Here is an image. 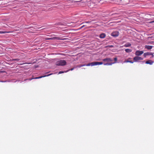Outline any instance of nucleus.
Returning a JSON list of instances; mask_svg holds the SVG:
<instances>
[{
  "label": "nucleus",
  "mask_w": 154,
  "mask_h": 154,
  "mask_svg": "<svg viewBox=\"0 0 154 154\" xmlns=\"http://www.w3.org/2000/svg\"><path fill=\"white\" fill-rule=\"evenodd\" d=\"M149 23H154V20L150 21L149 22Z\"/></svg>",
  "instance_id": "nucleus-27"
},
{
  "label": "nucleus",
  "mask_w": 154,
  "mask_h": 154,
  "mask_svg": "<svg viewBox=\"0 0 154 154\" xmlns=\"http://www.w3.org/2000/svg\"><path fill=\"white\" fill-rule=\"evenodd\" d=\"M85 25H83V26H81L80 28L79 29H82V28H83L84 27H85Z\"/></svg>",
  "instance_id": "nucleus-25"
},
{
  "label": "nucleus",
  "mask_w": 154,
  "mask_h": 154,
  "mask_svg": "<svg viewBox=\"0 0 154 154\" xmlns=\"http://www.w3.org/2000/svg\"><path fill=\"white\" fill-rule=\"evenodd\" d=\"M125 51L127 53H130L132 51V50L128 49H125Z\"/></svg>",
  "instance_id": "nucleus-15"
},
{
  "label": "nucleus",
  "mask_w": 154,
  "mask_h": 154,
  "mask_svg": "<svg viewBox=\"0 0 154 154\" xmlns=\"http://www.w3.org/2000/svg\"><path fill=\"white\" fill-rule=\"evenodd\" d=\"M133 60L135 62H138L139 60H143V58L141 57H139V56H137L133 58Z\"/></svg>",
  "instance_id": "nucleus-3"
},
{
  "label": "nucleus",
  "mask_w": 154,
  "mask_h": 154,
  "mask_svg": "<svg viewBox=\"0 0 154 154\" xmlns=\"http://www.w3.org/2000/svg\"><path fill=\"white\" fill-rule=\"evenodd\" d=\"M64 72H65H65H63V71H60L59 72V73L58 74H61V73H64Z\"/></svg>",
  "instance_id": "nucleus-23"
},
{
  "label": "nucleus",
  "mask_w": 154,
  "mask_h": 154,
  "mask_svg": "<svg viewBox=\"0 0 154 154\" xmlns=\"http://www.w3.org/2000/svg\"><path fill=\"white\" fill-rule=\"evenodd\" d=\"M108 46L110 48H112V47H113V46L112 45H111L109 46Z\"/></svg>",
  "instance_id": "nucleus-29"
},
{
  "label": "nucleus",
  "mask_w": 154,
  "mask_h": 154,
  "mask_svg": "<svg viewBox=\"0 0 154 154\" xmlns=\"http://www.w3.org/2000/svg\"><path fill=\"white\" fill-rule=\"evenodd\" d=\"M131 45V44L129 42L127 43L124 45L122 47H130Z\"/></svg>",
  "instance_id": "nucleus-11"
},
{
  "label": "nucleus",
  "mask_w": 154,
  "mask_h": 154,
  "mask_svg": "<svg viewBox=\"0 0 154 154\" xmlns=\"http://www.w3.org/2000/svg\"><path fill=\"white\" fill-rule=\"evenodd\" d=\"M150 55L152 56H151L152 58L153 57L154 55H153V54L152 53H150L149 52H146V53H144L143 54V56L145 57H146V56H147Z\"/></svg>",
  "instance_id": "nucleus-6"
},
{
  "label": "nucleus",
  "mask_w": 154,
  "mask_h": 154,
  "mask_svg": "<svg viewBox=\"0 0 154 154\" xmlns=\"http://www.w3.org/2000/svg\"><path fill=\"white\" fill-rule=\"evenodd\" d=\"M153 63V62L151 60H147L146 62V64H149L150 65H152Z\"/></svg>",
  "instance_id": "nucleus-10"
},
{
  "label": "nucleus",
  "mask_w": 154,
  "mask_h": 154,
  "mask_svg": "<svg viewBox=\"0 0 154 154\" xmlns=\"http://www.w3.org/2000/svg\"><path fill=\"white\" fill-rule=\"evenodd\" d=\"M74 68H75L74 67V68H71V69H70L67 70V71H65V72H68V71H69V70L72 71V70H73L74 69Z\"/></svg>",
  "instance_id": "nucleus-18"
},
{
  "label": "nucleus",
  "mask_w": 154,
  "mask_h": 154,
  "mask_svg": "<svg viewBox=\"0 0 154 154\" xmlns=\"http://www.w3.org/2000/svg\"><path fill=\"white\" fill-rule=\"evenodd\" d=\"M34 79H38L37 77H36L34 78Z\"/></svg>",
  "instance_id": "nucleus-30"
},
{
  "label": "nucleus",
  "mask_w": 154,
  "mask_h": 154,
  "mask_svg": "<svg viewBox=\"0 0 154 154\" xmlns=\"http://www.w3.org/2000/svg\"><path fill=\"white\" fill-rule=\"evenodd\" d=\"M66 64L65 60H63L59 61L57 62V66H64Z\"/></svg>",
  "instance_id": "nucleus-2"
},
{
  "label": "nucleus",
  "mask_w": 154,
  "mask_h": 154,
  "mask_svg": "<svg viewBox=\"0 0 154 154\" xmlns=\"http://www.w3.org/2000/svg\"><path fill=\"white\" fill-rule=\"evenodd\" d=\"M143 62H144V61H143Z\"/></svg>",
  "instance_id": "nucleus-33"
},
{
  "label": "nucleus",
  "mask_w": 154,
  "mask_h": 154,
  "mask_svg": "<svg viewBox=\"0 0 154 154\" xmlns=\"http://www.w3.org/2000/svg\"><path fill=\"white\" fill-rule=\"evenodd\" d=\"M5 72V71H1L0 70V74L1 73H3Z\"/></svg>",
  "instance_id": "nucleus-24"
},
{
  "label": "nucleus",
  "mask_w": 154,
  "mask_h": 154,
  "mask_svg": "<svg viewBox=\"0 0 154 154\" xmlns=\"http://www.w3.org/2000/svg\"><path fill=\"white\" fill-rule=\"evenodd\" d=\"M131 58H128V59L127 60H125L124 61V63H134V61H131V60H130L131 59Z\"/></svg>",
  "instance_id": "nucleus-8"
},
{
  "label": "nucleus",
  "mask_w": 154,
  "mask_h": 154,
  "mask_svg": "<svg viewBox=\"0 0 154 154\" xmlns=\"http://www.w3.org/2000/svg\"><path fill=\"white\" fill-rule=\"evenodd\" d=\"M119 33L118 31H116L112 33L111 35L113 37H117L119 35Z\"/></svg>",
  "instance_id": "nucleus-5"
},
{
  "label": "nucleus",
  "mask_w": 154,
  "mask_h": 154,
  "mask_svg": "<svg viewBox=\"0 0 154 154\" xmlns=\"http://www.w3.org/2000/svg\"><path fill=\"white\" fill-rule=\"evenodd\" d=\"M0 82H5V81H0Z\"/></svg>",
  "instance_id": "nucleus-31"
},
{
  "label": "nucleus",
  "mask_w": 154,
  "mask_h": 154,
  "mask_svg": "<svg viewBox=\"0 0 154 154\" xmlns=\"http://www.w3.org/2000/svg\"><path fill=\"white\" fill-rule=\"evenodd\" d=\"M106 37V35L104 33L101 34L100 36V38H104Z\"/></svg>",
  "instance_id": "nucleus-14"
},
{
  "label": "nucleus",
  "mask_w": 154,
  "mask_h": 154,
  "mask_svg": "<svg viewBox=\"0 0 154 154\" xmlns=\"http://www.w3.org/2000/svg\"><path fill=\"white\" fill-rule=\"evenodd\" d=\"M91 22V21H88L84 22H83L82 23V24L84 23H90Z\"/></svg>",
  "instance_id": "nucleus-19"
},
{
  "label": "nucleus",
  "mask_w": 154,
  "mask_h": 154,
  "mask_svg": "<svg viewBox=\"0 0 154 154\" xmlns=\"http://www.w3.org/2000/svg\"><path fill=\"white\" fill-rule=\"evenodd\" d=\"M103 60L104 62H109L112 61H113V60L110 58H106L103 59Z\"/></svg>",
  "instance_id": "nucleus-7"
},
{
  "label": "nucleus",
  "mask_w": 154,
  "mask_h": 154,
  "mask_svg": "<svg viewBox=\"0 0 154 154\" xmlns=\"http://www.w3.org/2000/svg\"><path fill=\"white\" fill-rule=\"evenodd\" d=\"M52 74H53L52 73H51V74H49L47 75H45L43 76H41L38 77H37V78H38V79H40V78H42L43 77H46V76H49V75H52Z\"/></svg>",
  "instance_id": "nucleus-12"
},
{
  "label": "nucleus",
  "mask_w": 154,
  "mask_h": 154,
  "mask_svg": "<svg viewBox=\"0 0 154 154\" xmlns=\"http://www.w3.org/2000/svg\"><path fill=\"white\" fill-rule=\"evenodd\" d=\"M114 61H115V62L114 63H116L117 60V58L116 57H115L114 58Z\"/></svg>",
  "instance_id": "nucleus-22"
},
{
  "label": "nucleus",
  "mask_w": 154,
  "mask_h": 154,
  "mask_svg": "<svg viewBox=\"0 0 154 154\" xmlns=\"http://www.w3.org/2000/svg\"><path fill=\"white\" fill-rule=\"evenodd\" d=\"M63 40V39H62L61 38L58 37H53V40Z\"/></svg>",
  "instance_id": "nucleus-9"
},
{
  "label": "nucleus",
  "mask_w": 154,
  "mask_h": 154,
  "mask_svg": "<svg viewBox=\"0 0 154 154\" xmlns=\"http://www.w3.org/2000/svg\"><path fill=\"white\" fill-rule=\"evenodd\" d=\"M10 32H6V31H0V34H3L5 33H8Z\"/></svg>",
  "instance_id": "nucleus-17"
},
{
  "label": "nucleus",
  "mask_w": 154,
  "mask_h": 154,
  "mask_svg": "<svg viewBox=\"0 0 154 154\" xmlns=\"http://www.w3.org/2000/svg\"><path fill=\"white\" fill-rule=\"evenodd\" d=\"M82 0H75V1L76 2H79L81 1Z\"/></svg>",
  "instance_id": "nucleus-26"
},
{
  "label": "nucleus",
  "mask_w": 154,
  "mask_h": 154,
  "mask_svg": "<svg viewBox=\"0 0 154 154\" xmlns=\"http://www.w3.org/2000/svg\"><path fill=\"white\" fill-rule=\"evenodd\" d=\"M103 64V63L102 62H94L91 63H88L87 64H82V65H78L77 66V67H78L79 68H80L82 67L85 66H95V65H102Z\"/></svg>",
  "instance_id": "nucleus-1"
},
{
  "label": "nucleus",
  "mask_w": 154,
  "mask_h": 154,
  "mask_svg": "<svg viewBox=\"0 0 154 154\" xmlns=\"http://www.w3.org/2000/svg\"><path fill=\"white\" fill-rule=\"evenodd\" d=\"M143 53V51H137L135 52V54L137 56H140Z\"/></svg>",
  "instance_id": "nucleus-4"
},
{
  "label": "nucleus",
  "mask_w": 154,
  "mask_h": 154,
  "mask_svg": "<svg viewBox=\"0 0 154 154\" xmlns=\"http://www.w3.org/2000/svg\"><path fill=\"white\" fill-rule=\"evenodd\" d=\"M152 46L150 45H146L145 46V48L148 49H150L152 48Z\"/></svg>",
  "instance_id": "nucleus-13"
},
{
  "label": "nucleus",
  "mask_w": 154,
  "mask_h": 154,
  "mask_svg": "<svg viewBox=\"0 0 154 154\" xmlns=\"http://www.w3.org/2000/svg\"><path fill=\"white\" fill-rule=\"evenodd\" d=\"M19 60H20L19 59L17 58V59H13L12 60V61L15 60V61H18Z\"/></svg>",
  "instance_id": "nucleus-20"
},
{
  "label": "nucleus",
  "mask_w": 154,
  "mask_h": 154,
  "mask_svg": "<svg viewBox=\"0 0 154 154\" xmlns=\"http://www.w3.org/2000/svg\"><path fill=\"white\" fill-rule=\"evenodd\" d=\"M49 72H46V73H45V74H47V73H49Z\"/></svg>",
  "instance_id": "nucleus-32"
},
{
  "label": "nucleus",
  "mask_w": 154,
  "mask_h": 154,
  "mask_svg": "<svg viewBox=\"0 0 154 154\" xmlns=\"http://www.w3.org/2000/svg\"><path fill=\"white\" fill-rule=\"evenodd\" d=\"M45 39L53 40V37L45 38Z\"/></svg>",
  "instance_id": "nucleus-21"
},
{
  "label": "nucleus",
  "mask_w": 154,
  "mask_h": 154,
  "mask_svg": "<svg viewBox=\"0 0 154 154\" xmlns=\"http://www.w3.org/2000/svg\"><path fill=\"white\" fill-rule=\"evenodd\" d=\"M104 63V65H111L112 64L114 63Z\"/></svg>",
  "instance_id": "nucleus-16"
},
{
  "label": "nucleus",
  "mask_w": 154,
  "mask_h": 154,
  "mask_svg": "<svg viewBox=\"0 0 154 154\" xmlns=\"http://www.w3.org/2000/svg\"><path fill=\"white\" fill-rule=\"evenodd\" d=\"M33 79H34V78H32L29 79V80H32Z\"/></svg>",
  "instance_id": "nucleus-28"
}]
</instances>
